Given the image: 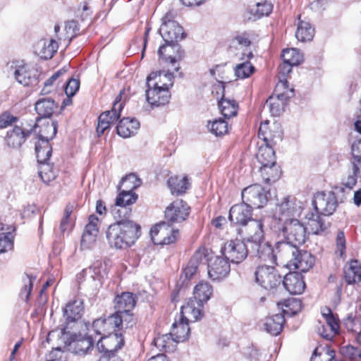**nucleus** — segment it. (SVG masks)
Wrapping results in <instances>:
<instances>
[{"instance_id": "f257e3e1", "label": "nucleus", "mask_w": 361, "mask_h": 361, "mask_svg": "<svg viewBox=\"0 0 361 361\" xmlns=\"http://www.w3.org/2000/svg\"><path fill=\"white\" fill-rule=\"evenodd\" d=\"M284 241L276 243V252L283 257L293 254L295 247L303 245L307 238L306 227L298 219H292L279 226Z\"/></svg>"}, {"instance_id": "f03ea898", "label": "nucleus", "mask_w": 361, "mask_h": 361, "mask_svg": "<svg viewBox=\"0 0 361 361\" xmlns=\"http://www.w3.org/2000/svg\"><path fill=\"white\" fill-rule=\"evenodd\" d=\"M110 225L106 231L109 245L116 249H125L131 246L140 235V226L133 221L125 219Z\"/></svg>"}, {"instance_id": "7ed1b4c3", "label": "nucleus", "mask_w": 361, "mask_h": 361, "mask_svg": "<svg viewBox=\"0 0 361 361\" xmlns=\"http://www.w3.org/2000/svg\"><path fill=\"white\" fill-rule=\"evenodd\" d=\"M159 32L166 44L160 46L158 54L160 58L169 61L173 66V71H178L180 67L178 65L175 66L177 62L176 58L164 56V50L166 46L178 47L175 43L183 38V29L176 21L171 19L170 13H166L162 18V24Z\"/></svg>"}, {"instance_id": "20e7f679", "label": "nucleus", "mask_w": 361, "mask_h": 361, "mask_svg": "<svg viewBox=\"0 0 361 361\" xmlns=\"http://www.w3.org/2000/svg\"><path fill=\"white\" fill-rule=\"evenodd\" d=\"M212 293L213 288L208 282L201 281L197 283L193 290V297L182 306L183 317L192 321L201 319L203 316L204 305L210 299Z\"/></svg>"}, {"instance_id": "39448f33", "label": "nucleus", "mask_w": 361, "mask_h": 361, "mask_svg": "<svg viewBox=\"0 0 361 361\" xmlns=\"http://www.w3.org/2000/svg\"><path fill=\"white\" fill-rule=\"evenodd\" d=\"M84 312L83 300L80 298H76L69 301L63 308V317L67 322L66 326L59 330H54L49 333L47 341L49 342L54 338H59L65 345H70L73 340V334L68 330V324L78 322Z\"/></svg>"}, {"instance_id": "423d86ee", "label": "nucleus", "mask_w": 361, "mask_h": 361, "mask_svg": "<svg viewBox=\"0 0 361 361\" xmlns=\"http://www.w3.org/2000/svg\"><path fill=\"white\" fill-rule=\"evenodd\" d=\"M306 210L305 202L293 196L283 197L276 204L274 216L280 224L292 219H297Z\"/></svg>"}, {"instance_id": "0eeeda50", "label": "nucleus", "mask_w": 361, "mask_h": 361, "mask_svg": "<svg viewBox=\"0 0 361 361\" xmlns=\"http://www.w3.org/2000/svg\"><path fill=\"white\" fill-rule=\"evenodd\" d=\"M286 309L283 310V314H276L267 317L263 326L265 331L273 336H277L281 333L285 323V315L293 316L301 310V302L299 300L291 298L286 301Z\"/></svg>"}, {"instance_id": "6e6552de", "label": "nucleus", "mask_w": 361, "mask_h": 361, "mask_svg": "<svg viewBox=\"0 0 361 361\" xmlns=\"http://www.w3.org/2000/svg\"><path fill=\"white\" fill-rule=\"evenodd\" d=\"M56 133V126L54 123L46 121L42 125L39 131V140L35 144V152L39 164L48 163L51 155L52 148L49 140L53 138Z\"/></svg>"}, {"instance_id": "1a4fd4ad", "label": "nucleus", "mask_w": 361, "mask_h": 361, "mask_svg": "<svg viewBox=\"0 0 361 361\" xmlns=\"http://www.w3.org/2000/svg\"><path fill=\"white\" fill-rule=\"evenodd\" d=\"M293 252L287 257H283L280 252H277L283 266L290 270L295 269L301 272L307 271L312 267L314 264V257L310 252L295 247V250Z\"/></svg>"}, {"instance_id": "9d476101", "label": "nucleus", "mask_w": 361, "mask_h": 361, "mask_svg": "<svg viewBox=\"0 0 361 361\" xmlns=\"http://www.w3.org/2000/svg\"><path fill=\"white\" fill-rule=\"evenodd\" d=\"M250 252V245L239 239L230 240L221 248L223 255L231 262L238 264L243 262Z\"/></svg>"}, {"instance_id": "9b49d317", "label": "nucleus", "mask_w": 361, "mask_h": 361, "mask_svg": "<svg viewBox=\"0 0 361 361\" xmlns=\"http://www.w3.org/2000/svg\"><path fill=\"white\" fill-rule=\"evenodd\" d=\"M271 197L269 190L259 184L250 185L242 191L243 202L250 207H263Z\"/></svg>"}, {"instance_id": "f8f14e48", "label": "nucleus", "mask_w": 361, "mask_h": 361, "mask_svg": "<svg viewBox=\"0 0 361 361\" xmlns=\"http://www.w3.org/2000/svg\"><path fill=\"white\" fill-rule=\"evenodd\" d=\"M150 235L154 244L169 245L178 239L179 231L166 222H161L151 228Z\"/></svg>"}, {"instance_id": "ddd939ff", "label": "nucleus", "mask_w": 361, "mask_h": 361, "mask_svg": "<svg viewBox=\"0 0 361 361\" xmlns=\"http://www.w3.org/2000/svg\"><path fill=\"white\" fill-rule=\"evenodd\" d=\"M123 92L121 91L116 97L111 110L104 111L99 116L97 127L98 135H102L109 128L111 124L116 122L120 118L121 112L124 106V103L121 102Z\"/></svg>"}, {"instance_id": "4468645a", "label": "nucleus", "mask_w": 361, "mask_h": 361, "mask_svg": "<svg viewBox=\"0 0 361 361\" xmlns=\"http://www.w3.org/2000/svg\"><path fill=\"white\" fill-rule=\"evenodd\" d=\"M321 314L324 319V324L318 326V334L326 340H331L339 334V319L328 307L322 308Z\"/></svg>"}, {"instance_id": "2eb2a0df", "label": "nucleus", "mask_w": 361, "mask_h": 361, "mask_svg": "<svg viewBox=\"0 0 361 361\" xmlns=\"http://www.w3.org/2000/svg\"><path fill=\"white\" fill-rule=\"evenodd\" d=\"M312 204L314 211L322 215L329 216L335 212L338 202L333 192H318L314 195Z\"/></svg>"}, {"instance_id": "dca6fc26", "label": "nucleus", "mask_w": 361, "mask_h": 361, "mask_svg": "<svg viewBox=\"0 0 361 361\" xmlns=\"http://www.w3.org/2000/svg\"><path fill=\"white\" fill-rule=\"evenodd\" d=\"M256 282L267 290H272L280 285L281 277L274 267H259L255 271Z\"/></svg>"}, {"instance_id": "f3484780", "label": "nucleus", "mask_w": 361, "mask_h": 361, "mask_svg": "<svg viewBox=\"0 0 361 361\" xmlns=\"http://www.w3.org/2000/svg\"><path fill=\"white\" fill-rule=\"evenodd\" d=\"M124 345V339L121 334L111 333L102 336L97 343L99 352L103 353L102 356H111Z\"/></svg>"}, {"instance_id": "a211bd4d", "label": "nucleus", "mask_w": 361, "mask_h": 361, "mask_svg": "<svg viewBox=\"0 0 361 361\" xmlns=\"http://www.w3.org/2000/svg\"><path fill=\"white\" fill-rule=\"evenodd\" d=\"M14 69L16 81L23 86L33 85L37 83V71L30 65L23 62H13L11 66Z\"/></svg>"}, {"instance_id": "6ab92c4d", "label": "nucleus", "mask_w": 361, "mask_h": 361, "mask_svg": "<svg viewBox=\"0 0 361 361\" xmlns=\"http://www.w3.org/2000/svg\"><path fill=\"white\" fill-rule=\"evenodd\" d=\"M137 199V195L135 192L123 189L116 199L115 208L113 210L114 218L126 219L131 212L127 207L134 204Z\"/></svg>"}, {"instance_id": "aec40b11", "label": "nucleus", "mask_w": 361, "mask_h": 361, "mask_svg": "<svg viewBox=\"0 0 361 361\" xmlns=\"http://www.w3.org/2000/svg\"><path fill=\"white\" fill-rule=\"evenodd\" d=\"M190 209V207L185 202L176 200L166 207L165 218L171 224L181 223L189 216Z\"/></svg>"}, {"instance_id": "412c9836", "label": "nucleus", "mask_w": 361, "mask_h": 361, "mask_svg": "<svg viewBox=\"0 0 361 361\" xmlns=\"http://www.w3.org/2000/svg\"><path fill=\"white\" fill-rule=\"evenodd\" d=\"M231 270L229 261L224 257H214L208 262V276L212 281L225 279Z\"/></svg>"}, {"instance_id": "4be33fe9", "label": "nucleus", "mask_w": 361, "mask_h": 361, "mask_svg": "<svg viewBox=\"0 0 361 361\" xmlns=\"http://www.w3.org/2000/svg\"><path fill=\"white\" fill-rule=\"evenodd\" d=\"M263 224L261 220L251 219L238 231V233L244 237L249 245L253 241L262 240L264 237Z\"/></svg>"}, {"instance_id": "5701e85b", "label": "nucleus", "mask_w": 361, "mask_h": 361, "mask_svg": "<svg viewBox=\"0 0 361 361\" xmlns=\"http://www.w3.org/2000/svg\"><path fill=\"white\" fill-rule=\"evenodd\" d=\"M259 137L264 141V144L275 145L282 140V130L277 123L269 126V121L262 123L259 128Z\"/></svg>"}, {"instance_id": "b1692460", "label": "nucleus", "mask_w": 361, "mask_h": 361, "mask_svg": "<svg viewBox=\"0 0 361 361\" xmlns=\"http://www.w3.org/2000/svg\"><path fill=\"white\" fill-rule=\"evenodd\" d=\"M38 128L37 123L35 124L33 129L25 130L20 126L15 124L12 128L7 130L5 136V142L8 147L12 148H19L26 140V138L30 135L32 130L36 131Z\"/></svg>"}, {"instance_id": "393cba45", "label": "nucleus", "mask_w": 361, "mask_h": 361, "mask_svg": "<svg viewBox=\"0 0 361 361\" xmlns=\"http://www.w3.org/2000/svg\"><path fill=\"white\" fill-rule=\"evenodd\" d=\"M147 87H155L163 89L164 87L169 90L173 85V73L168 71H161L153 72L147 78Z\"/></svg>"}, {"instance_id": "a878e982", "label": "nucleus", "mask_w": 361, "mask_h": 361, "mask_svg": "<svg viewBox=\"0 0 361 361\" xmlns=\"http://www.w3.org/2000/svg\"><path fill=\"white\" fill-rule=\"evenodd\" d=\"M121 319L114 317V314L108 317H101L95 319L92 324V328L97 335L104 336L117 330L118 324Z\"/></svg>"}, {"instance_id": "bb28decb", "label": "nucleus", "mask_w": 361, "mask_h": 361, "mask_svg": "<svg viewBox=\"0 0 361 361\" xmlns=\"http://www.w3.org/2000/svg\"><path fill=\"white\" fill-rule=\"evenodd\" d=\"M250 250L251 253L264 260L279 259V256L276 253V245L273 249L269 243L264 241L263 239L252 242Z\"/></svg>"}, {"instance_id": "cd10ccee", "label": "nucleus", "mask_w": 361, "mask_h": 361, "mask_svg": "<svg viewBox=\"0 0 361 361\" xmlns=\"http://www.w3.org/2000/svg\"><path fill=\"white\" fill-rule=\"evenodd\" d=\"M252 207L243 202L233 205L229 211L228 219L231 223L239 224L240 227L251 219Z\"/></svg>"}, {"instance_id": "c85d7f7f", "label": "nucleus", "mask_w": 361, "mask_h": 361, "mask_svg": "<svg viewBox=\"0 0 361 361\" xmlns=\"http://www.w3.org/2000/svg\"><path fill=\"white\" fill-rule=\"evenodd\" d=\"M145 94L147 102L152 107H158L168 104L171 97L170 92L166 87L163 89L147 87Z\"/></svg>"}, {"instance_id": "c756f323", "label": "nucleus", "mask_w": 361, "mask_h": 361, "mask_svg": "<svg viewBox=\"0 0 361 361\" xmlns=\"http://www.w3.org/2000/svg\"><path fill=\"white\" fill-rule=\"evenodd\" d=\"M283 286L290 294L298 295L304 291L305 283L300 274L293 272L285 275L283 280Z\"/></svg>"}, {"instance_id": "7c9ffc66", "label": "nucleus", "mask_w": 361, "mask_h": 361, "mask_svg": "<svg viewBox=\"0 0 361 361\" xmlns=\"http://www.w3.org/2000/svg\"><path fill=\"white\" fill-rule=\"evenodd\" d=\"M180 314L181 316L179 321H175L172 325L171 331L170 332L176 343L183 342L188 339L190 333L188 322H195L185 318L182 314V311L180 312Z\"/></svg>"}, {"instance_id": "2f4dec72", "label": "nucleus", "mask_w": 361, "mask_h": 361, "mask_svg": "<svg viewBox=\"0 0 361 361\" xmlns=\"http://www.w3.org/2000/svg\"><path fill=\"white\" fill-rule=\"evenodd\" d=\"M305 219L306 220V228L312 234H319L324 232L328 227L324 219L321 217V214L316 211H305Z\"/></svg>"}, {"instance_id": "473e14b6", "label": "nucleus", "mask_w": 361, "mask_h": 361, "mask_svg": "<svg viewBox=\"0 0 361 361\" xmlns=\"http://www.w3.org/2000/svg\"><path fill=\"white\" fill-rule=\"evenodd\" d=\"M276 92V96L270 97L266 102V106L269 107L270 113L274 116L280 114L283 102L288 98L291 97L293 94V90L289 91L283 90L282 92Z\"/></svg>"}, {"instance_id": "72a5a7b5", "label": "nucleus", "mask_w": 361, "mask_h": 361, "mask_svg": "<svg viewBox=\"0 0 361 361\" xmlns=\"http://www.w3.org/2000/svg\"><path fill=\"white\" fill-rule=\"evenodd\" d=\"M15 231L13 225L0 224V254L13 249Z\"/></svg>"}, {"instance_id": "f704fd0d", "label": "nucleus", "mask_w": 361, "mask_h": 361, "mask_svg": "<svg viewBox=\"0 0 361 361\" xmlns=\"http://www.w3.org/2000/svg\"><path fill=\"white\" fill-rule=\"evenodd\" d=\"M140 128V123L135 118H123L121 119L116 126L117 133L124 138L135 135Z\"/></svg>"}, {"instance_id": "c9c22d12", "label": "nucleus", "mask_w": 361, "mask_h": 361, "mask_svg": "<svg viewBox=\"0 0 361 361\" xmlns=\"http://www.w3.org/2000/svg\"><path fill=\"white\" fill-rule=\"evenodd\" d=\"M58 47V42L54 39L49 40L42 39L38 42L36 46V52L42 59H50L56 52Z\"/></svg>"}, {"instance_id": "e433bc0d", "label": "nucleus", "mask_w": 361, "mask_h": 361, "mask_svg": "<svg viewBox=\"0 0 361 361\" xmlns=\"http://www.w3.org/2000/svg\"><path fill=\"white\" fill-rule=\"evenodd\" d=\"M314 36V27L309 21L300 19L298 17V23L295 32V37L302 42H310Z\"/></svg>"}, {"instance_id": "4c0bfd02", "label": "nucleus", "mask_w": 361, "mask_h": 361, "mask_svg": "<svg viewBox=\"0 0 361 361\" xmlns=\"http://www.w3.org/2000/svg\"><path fill=\"white\" fill-rule=\"evenodd\" d=\"M168 185L173 195H181L189 188L190 183L185 176H175L168 180Z\"/></svg>"}, {"instance_id": "58836bf2", "label": "nucleus", "mask_w": 361, "mask_h": 361, "mask_svg": "<svg viewBox=\"0 0 361 361\" xmlns=\"http://www.w3.org/2000/svg\"><path fill=\"white\" fill-rule=\"evenodd\" d=\"M344 276L348 284L361 281V265L357 260L351 261L345 266Z\"/></svg>"}, {"instance_id": "ea45409f", "label": "nucleus", "mask_w": 361, "mask_h": 361, "mask_svg": "<svg viewBox=\"0 0 361 361\" xmlns=\"http://www.w3.org/2000/svg\"><path fill=\"white\" fill-rule=\"evenodd\" d=\"M135 305V300L133 293H122L117 295L114 300L116 312L131 311Z\"/></svg>"}, {"instance_id": "a19ab883", "label": "nucleus", "mask_w": 361, "mask_h": 361, "mask_svg": "<svg viewBox=\"0 0 361 361\" xmlns=\"http://www.w3.org/2000/svg\"><path fill=\"white\" fill-rule=\"evenodd\" d=\"M259 172L264 182L268 184L274 183L281 176V171L276 163L261 164Z\"/></svg>"}, {"instance_id": "79ce46f5", "label": "nucleus", "mask_w": 361, "mask_h": 361, "mask_svg": "<svg viewBox=\"0 0 361 361\" xmlns=\"http://www.w3.org/2000/svg\"><path fill=\"white\" fill-rule=\"evenodd\" d=\"M204 259V255L202 252H196L188 262L185 268L183 269V272L180 278H184L183 281L191 279L197 272L200 264Z\"/></svg>"}, {"instance_id": "37998d69", "label": "nucleus", "mask_w": 361, "mask_h": 361, "mask_svg": "<svg viewBox=\"0 0 361 361\" xmlns=\"http://www.w3.org/2000/svg\"><path fill=\"white\" fill-rule=\"evenodd\" d=\"M57 106L51 98H42L35 103V110L41 117H50Z\"/></svg>"}, {"instance_id": "c03bdc74", "label": "nucleus", "mask_w": 361, "mask_h": 361, "mask_svg": "<svg viewBox=\"0 0 361 361\" xmlns=\"http://www.w3.org/2000/svg\"><path fill=\"white\" fill-rule=\"evenodd\" d=\"M274 145L262 144L258 149L256 158L260 164H276L275 152Z\"/></svg>"}, {"instance_id": "a18cd8bd", "label": "nucleus", "mask_w": 361, "mask_h": 361, "mask_svg": "<svg viewBox=\"0 0 361 361\" xmlns=\"http://www.w3.org/2000/svg\"><path fill=\"white\" fill-rule=\"evenodd\" d=\"M80 274L85 278L88 277L94 281H100L101 279L106 275V265L100 262H97L90 267L83 269Z\"/></svg>"}, {"instance_id": "49530a36", "label": "nucleus", "mask_w": 361, "mask_h": 361, "mask_svg": "<svg viewBox=\"0 0 361 361\" xmlns=\"http://www.w3.org/2000/svg\"><path fill=\"white\" fill-rule=\"evenodd\" d=\"M219 107L222 115L227 118L236 116L238 109V105L234 99L225 97L219 102Z\"/></svg>"}, {"instance_id": "de8ad7c7", "label": "nucleus", "mask_w": 361, "mask_h": 361, "mask_svg": "<svg viewBox=\"0 0 361 361\" xmlns=\"http://www.w3.org/2000/svg\"><path fill=\"white\" fill-rule=\"evenodd\" d=\"M176 342L171 335L166 334L158 335L154 338L153 344L160 350L171 351L173 350Z\"/></svg>"}, {"instance_id": "09e8293b", "label": "nucleus", "mask_w": 361, "mask_h": 361, "mask_svg": "<svg viewBox=\"0 0 361 361\" xmlns=\"http://www.w3.org/2000/svg\"><path fill=\"white\" fill-rule=\"evenodd\" d=\"M281 57L284 62L294 66H298L303 61V54L295 48L283 49Z\"/></svg>"}, {"instance_id": "8fccbe9b", "label": "nucleus", "mask_w": 361, "mask_h": 361, "mask_svg": "<svg viewBox=\"0 0 361 361\" xmlns=\"http://www.w3.org/2000/svg\"><path fill=\"white\" fill-rule=\"evenodd\" d=\"M255 71V66L247 60L236 64L234 68L235 76L241 80L250 77Z\"/></svg>"}, {"instance_id": "3c124183", "label": "nucleus", "mask_w": 361, "mask_h": 361, "mask_svg": "<svg viewBox=\"0 0 361 361\" xmlns=\"http://www.w3.org/2000/svg\"><path fill=\"white\" fill-rule=\"evenodd\" d=\"M251 44V38L250 34L249 32H241L238 33L232 39L230 48L237 49L238 47L240 49H247Z\"/></svg>"}, {"instance_id": "603ef678", "label": "nucleus", "mask_w": 361, "mask_h": 361, "mask_svg": "<svg viewBox=\"0 0 361 361\" xmlns=\"http://www.w3.org/2000/svg\"><path fill=\"white\" fill-rule=\"evenodd\" d=\"M294 65H290L288 63L283 61L282 64H281L279 67V74L281 75L282 78H280L279 82L276 86V92H279L283 90H290V89L288 87V82L285 78V76L288 74L291 71V67Z\"/></svg>"}, {"instance_id": "864d4df0", "label": "nucleus", "mask_w": 361, "mask_h": 361, "mask_svg": "<svg viewBox=\"0 0 361 361\" xmlns=\"http://www.w3.org/2000/svg\"><path fill=\"white\" fill-rule=\"evenodd\" d=\"M39 175L42 181L48 184L56 178V172L54 170L52 165L48 162L39 164Z\"/></svg>"}, {"instance_id": "5fc2aeb1", "label": "nucleus", "mask_w": 361, "mask_h": 361, "mask_svg": "<svg viewBox=\"0 0 361 361\" xmlns=\"http://www.w3.org/2000/svg\"><path fill=\"white\" fill-rule=\"evenodd\" d=\"M140 185L141 180L135 173H130L126 176L121 181V187L130 192H133Z\"/></svg>"}, {"instance_id": "6e6d98bb", "label": "nucleus", "mask_w": 361, "mask_h": 361, "mask_svg": "<svg viewBox=\"0 0 361 361\" xmlns=\"http://www.w3.org/2000/svg\"><path fill=\"white\" fill-rule=\"evenodd\" d=\"M76 22L74 20L68 21L65 24L64 27V34H60L58 36V39L60 41H67V45L71 42L72 39L76 35Z\"/></svg>"}, {"instance_id": "4d7b16f0", "label": "nucleus", "mask_w": 361, "mask_h": 361, "mask_svg": "<svg viewBox=\"0 0 361 361\" xmlns=\"http://www.w3.org/2000/svg\"><path fill=\"white\" fill-rule=\"evenodd\" d=\"M208 128L216 136L223 135L228 132V123L221 118L216 119L210 124L209 123Z\"/></svg>"}, {"instance_id": "13d9d810", "label": "nucleus", "mask_w": 361, "mask_h": 361, "mask_svg": "<svg viewBox=\"0 0 361 361\" xmlns=\"http://www.w3.org/2000/svg\"><path fill=\"white\" fill-rule=\"evenodd\" d=\"M360 147L356 146L355 144L352 145V155L353 160L351 161L353 168L352 171L359 178H361V154H360Z\"/></svg>"}, {"instance_id": "bf43d9fd", "label": "nucleus", "mask_w": 361, "mask_h": 361, "mask_svg": "<svg viewBox=\"0 0 361 361\" xmlns=\"http://www.w3.org/2000/svg\"><path fill=\"white\" fill-rule=\"evenodd\" d=\"M130 312L131 311L116 312L114 314V317L121 319V323L118 324L117 329H122L123 328L128 329L133 326V316Z\"/></svg>"}, {"instance_id": "052dcab7", "label": "nucleus", "mask_w": 361, "mask_h": 361, "mask_svg": "<svg viewBox=\"0 0 361 361\" xmlns=\"http://www.w3.org/2000/svg\"><path fill=\"white\" fill-rule=\"evenodd\" d=\"M35 277L25 274L23 278V286L20 293V297L25 301H27L32 288Z\"/></svg>"}, {"instance_id": "680f3d73", "label": "nucleus", "mask_w": 361, "mask_h": 361, "mask_svg": "<svg viewBox=\"0 0 361 361\" xmlns=\"http://www.w3.org/2000/svg\"><path fill=\"white\" fill-rule=\"evenodd\" d=\"M343 356L354 361H361V349L352 345L343 346L341 348Z\"/></svg>"}, {"instance_id": "e2e57ef3", "label": "nucleus", "mask_w": 361, "mask_h": 361, "mask_svg": "<svg viewBox=\"0 0 361 361\" xmlns=\"http://www.w3.org/2000/svg\"><path fill=\"white\" fill-rule=\"evenodd\" d=\"M346 241L345 234L343 231H339L337 233L336 238V254L343 258L345 252Z\"/></svg>"}, {"instance_id": "0e129e2a", "label": "nucleus", "mask_w": 361, "mask_h": 361, "mask_svg": "<svg viewBox=\"0 0 361 361\" xmlns=\"http://www.w3.org/2000/svg\"><path fill=\"white\" fill-rule=\"evenodd\" d=\"M17 117L8 112H4L0 115V128H12L15 124H17Z\"/></svg>"}, {"instance_id": "69168bd1", "label": "nucleus", "mask_w": 361, "mask_h": 361, "mask_svg": "<svg viewBox=\"0 0 361 361\" xmlns=\"http://www.w3.org/2000/svg\"><path fill=\"white\" fill-rule=\"evenodd\" d=\"M273 6L270 2L264 1L256 4L255 13L258 17L268 16L272 11Z\"/></svg>"}, {"instance_id": "338daca9", "label": "nucleus", "mask_w": 361, "mask_h": 361, "mask_svg": "<svg viewBox=\"0 0 361 361\" xmlns=\"http://www.w3.org/2000/svg\"><path fill=\"white\" fill-rule=\"evenodd\" d=\"M80 88V80L75 78H70L66 84L65 92L68 97H73Z\"/></svg>"}, {"instance_id": "774afa93", "label": "nucleus", "mask_w": 361, "mask_h": 361, "mask_svg": "<svg viewBox=\"0 0 361 361\" xmlns=\"http://www.w3.org/2000/svg\"><path fill=\"white\" fill-rule=\"evenodd\" d=\"M98 221L99 219L95 215H90L89 217V222L86 225L84 231L97 235L99 233Z\"/></svg>"}]
</instances>
